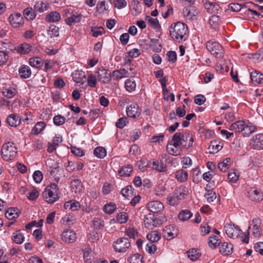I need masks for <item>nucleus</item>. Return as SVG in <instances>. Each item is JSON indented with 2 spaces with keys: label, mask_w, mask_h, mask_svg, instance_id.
<instances>
[{
  "label": "nucleus",
  "mask_w": 263,
  "mask_h": 263,
  "mask_svg": "<svg viewBox=\"0 0 263 263\" xmlns=\"http://www.w3.org/2000/svg\"><path fill=\"white\" fill-rule=\"evenodd\" d=\"M154 215L152 213H149L145 216L144 220V224L145 228L148 229H154Z\"/></svg>",
  "instance_id": "37"
},
{
  "label": "nucleus",
  "mask_w": 263,
  "mask_h": 263,
  "mask_svg": "<svg viewBox=\"0 0 263 263\" xmlns=\"http://www.w3.org/2000/svg\"><path fill=\"white\" fill-rule=\"evenodd\" d=\"M241 127L239 129V133H241L244 137L249 136L252 133L256 130V127L251 123H246L244 121L240 120Z\"/></svg>",
  "instance_id": "11"
},
{
  "label": "nucleus",
  "mask_w": 263,
  "mask_h": 263,
  "mask_svg": "<svg viewBox=\"0 0 263 263\" xmlns=\"http://www.w3.org/2000/svg\"><path fill=\"white\" fill-rule=\"evenodd\" d=\"M188 257L192 261L196 260L200 256L201 254L200 253L198 250L196 249H192L189 250L187 252Z\"/></svg>",
  "instance_id": "47"
},
{
  "label": "nucleus",
  "mask_w": 263,
  "mask_h": 263,
  "mask_svg": "<svg viewBox=\"0 0 263 263\" xmlns=\"http://www.w3.org/2000/svg\"><path fill=\"white\" fill-rule=\"evenodd\" d=\"M58 190V186L55 183H51L48 185L43 192V196L45 200L49 203L55 202L59 198Z\"/></svg>",
  "instance_id": "5"
},
{
  "label": "nucleus",
  "mask_w": 263,
  "mask_h": 263,
  "mask_svg": "<svg viewBox=\"0 0 263 263\" xmlns=\"http://www.w3.org/2000/svg\"><path fill=\"white\" fill-rule=\"evenodd\" d=\"M233 246L228 242H223L220 247V252L223 255H229L233 253Z\"/></svg>",
  "instance_id": "24"
},
{
  "label": "nucleus",
  "mask_w": 263,
  "mask_h": 263,
  "mask_svg": "<svg viewBox=\"0 0 263 263\" xmlns=\"http://www.w3.org/2000/svg\"><path fill=\"white\" fill-rule=\"evenodd\" d=\"M64 207L66 210H70L71 211H77L81 208L80 203L76 200H69L65 203Z\"/></svg>",
  "instance_id": "29"
},
{
  "label": "nucleus",
  "mask_w": 263,
  "mask_h": 263,
  "mask_svg": "<svg viewBox=\"0 0 263 263\" xmlns=\"http://www.w3.org/2000/svg\"><path fill=\"white\" fill-rule=\"evenodd\" d=\"M250 78L253 83L261 84L263 83V73L258 71H254L250 73Z\"/></svg>",
  "instance_id": "32"
},
{
  "label": "nucleus",
  "mask_w": 263,
  "mask_h": 263,
  "mask_svg": "<svg viewBox=\"0 0 263 263\" xmlns=\"http://www.w3.org/2000/svg\"><path fill=\"white\" fill-rule=\"evenodd\" d=\"M175 178L179 182H185L188 179V173L183 169L179 170L175 173Z\"/></svg>",
  "instance_id": "33"
},
{
  "label": "nucleus",
  "mask_w": 263,
  "mask_h": 263,
  "mask_svg": "<svg viewBox=\"0 0 263 263\" xmlns=\"http://www.w3.org/2000/svg\"><path fill=\"white\" fill-rule=\"evenodd\" d=\"M91 31L92 33V36L97 37L104 32V29L102 27H92Z\"/></svg>",
  "instance_id": "60"
},
{
  "label": "nucleus",
  "mask_w": 263,
  "mask_h": 263,
  "mask_svg": "<svg viewBox=\"0 0 263 263\" xmlns=\"http://www.w3.org/2000/svg\"><path fill=\"white\" fill-rule=\"evenodd\" d=\"M116 209V204L111 202L105 204L103 207L104 212L109 214L113 213Z\"/></svg>",
  "instance_id": "58"
},
{
  "label": "nucleus",
  "mask_w": 263,
  "mask_h": 263,
  "mask_svg": "<svg viewBox=\"0 0 263 263\" xmlns=\"http://www.w3.org/2000/svg\"><path fill=\"white\" fill-rule=\"evenodd\" d=\"M19 214V210L17 209L11 208L6 212L5 216L9 220H13L18 217Z\"/></svg>",
  "instance_id": "34"
},
{
  "label": "nucleus",
  "mask_w": 263,
  "mask_h": 263,
  "mask_svg": "<svg viewBox=\"0 0 263 263\" xmlns=\"http://www.w3.org/2000/svg\"><path fill=\"white\" fill-rule=\"evenodd\" d=\"M9 52L6 51H0V66L5 64L9 59Z\"/></svg>",
  "instance_id": "62"
},
{
  "label": "nucleus",
  "mask_w": 263,
  "mask_h": 263,
  "mask_svg": "<svg viewBox=\"0 0 263 263\" xmlns=\"http://www.w3.org/2000/svg\"><path fill=\"white\" fill-rule=\"evenodd\" d=\"M45 127L46 124L44 122H38L35 124L32 129V133L34 135H37L41 133L44 129Z\"/></svg>",
  "instance_id": "44"
},
{
  "label": "nucleus",
  "mask_w": 263,
  "mask_h": 263,
  "mask_svg": "<svg viewBox=\"0 0 263 263\" xmlns=\"http://www.w3.org/2000/svg\"><path fill=\"white\" fill-rule=\"evenodd\" d=\"M231 165V159L227 158L222 162H219L218 164L219 169L223 172H226Z\"/></svg>",
  "instance_id": "41"
},
{
  "label": "nucleus",
  "mask_w": 263,
  "mask_h": 263,
  "mask_svg": "<svg viewBox=\"0 0 263 263\" xmlns=\"http://www.w3.org/2000/svg\"><path fill=\"white\" fill-rule=\"evenodd\" d=\"M222 148V146L220 144V142L216 140H213L211 142L208 149L211 154H215L219 152Z\"/></svg>",
  "instance_id": "36"
},
{
  "label": "nucleus",
  "mask_w": 263,
  "mask_h": 263,
  "mask_svg": "<svg viewBox=\"0 0 263 263\" xmlns=\"http://www.w3.org/2000/svg\"><path fill=\"white\" fill-rule=\"evenodd\" d=\"M153 168L159 172H164L166 170V166L163 162L154 161L153 163Z\"/></svg>",
  "instance_id": "53"
},
{
  "label": "nucleus",
  "mask_w": 263,
  "mask_h": 263,
  "mask_svg": "<svg viewBox=\"0 0 263 263\" xmlns=\"http://www.w3.org/2000/svg\"><path fill=\"white\" fill-rule=\"evenodd\" d=\"M224 229L227 235L230 238H237L242 234L239 227L234 224H226Z\"/></svg>",
  "instance_id": "9"
},
{
  "label": "nucleus",
  "mask_w": 263,
  "mask_h": 263,
  "mask_svg": "<svg viewBox=\"0 0 263 263\" xmlns=\"http://www.w3.org/2000/svg\"><path fill=\"white\" fill-rule=\"evenodd\" d=\"M29 64L32 67L40 68L43 66V62L39 57H32L29 59Z\"/></svg>",
  "instance_id": "43"
},
{
  "label": "nucleus",
  "mask_w": 263,
  "mask_h": 263,
  "mask_svg": "<svg viewBox=\"0 0 263 263\" xmlns=\"http://www.w3.org/2000/svg\"><path fill=\"white\" fill-rule=\"evenodd\" d=\"M173 145L175 148L182 145L184 148H189L192 146L194 142L193 136L190 133H176L172 139Z\"/></svg>",
  "instance_id": "2"
},
{
  "label": "nucleus",
  "mask_w": 263,
  "mask_h": 263,
  "mask_svg": "<svg viewBox=\"0 0 263 263\" xmlns=\"http://www.w3.org/2000/svg\"><path fill=\"white\" fill-rule=\"evenodd\" d=\"M49 8V4L44 0H37L34 5V9L40 13L47 11Z\"/></svg>",
  "instance_id": "21"
},
{
  "label": "nucleus",
  "mask_w": 263,
  "mask_h": 263,
  "mask_svg": "<svg viewBox=\"0 0 263 263\" xmlns=\"http://www.w3.org/2000/svg\"><path fill=\"white\" fill-rule=\"evenodd\" d=\"M133 187L132 186H127L124 189H123L121 191V194L125 198H128L133 194Z\"/></svg>",
  "instance_id": "63"
},
{
  "label": "nucleus",
  "mask_w": 263,
  "mask_h": 263,
  "mask_svg": "<svg viewBox=\"0 0 263 263\" xmlns=\"http://www.w3.org/2000/svg\"><path fill=\"white\" fill-rule=\"evenodd\" d=\"M252 235L255 237H260L261 235V220L259 218H255L252 220Z\"/></svg>",
  "instance_id": "15"
},
{
  "label": "nucleus",
  "mask_w": 263,
  "mask_h": 263,
  "mask_svg": "<svg viewBox=\"0 0 263 263\" xmlns=\"http://www.w3.org/2000/svg\"><path fill=\"white\" fill-rule=\"evenodd\" d=\"M133 166L128 164L122 166L119 171L118 174L121 177H128L133 171Z\"/></svg>",
  "instance_id": "35"
},
{
  "label": "nucleus",
  "mask_w": 263,
  "mask_h": 263,
  "mask_svg": "<svg viewBox=\"0 0 263 263\" xmlns=\"http://www.w3.org/2000/svg\"><path fill=\"white\" fill-rule=\"evenodd\" d=\"M2 92L5 97L8 98H12L17 93V90L13 87H8L4 88Z\"/></svg>",
  "instance_id": "42"
},
{
  "label": "nucleus",
  "mask_w": 263,
  "mask_h": 263,
  "mask_svg": "<svg viewBox=\"0 0 263 263\" xmlns=\"http://www.w3.org/2000/svg\"><path fill=\"white\" fill-rule=\"evenodd\" d=\"M146 238L151 241V242H155L160 239L161 235L158 231H153L151 233L147 234Z\"/></svg>",
  "instance_id": "40"
},
{
  "label": "nucleus",
  "mask_w": 263,
  "mask_h": 263,
  "mask_svg": "<svg viewBox=\"0 0 263 263\" xmlns=\"http://www.w3.org/2000/svg\"><path fill=\"white\" fill-rule=\"evenodd\" d=\"M17 153V148L14 143L8 142L3 144L1 149L2 158L5 161L13 159Z\"/></svg>",
  "instance_id": "4"
},
{
  "label": "nucleus",
  "mask_w": 263,
  "mask_h": 263,
  "mask_svg": "<svg viewBox=\"0 0 263 263\" xmlns=\"http://www.w3.org/2000/svg\"><path fill=\"white\" fill-rule=\"evenodd\" d=\"M220 241L218 237L216 235L210 236L209 238L208 244L212 249H215L220 244Z\"/></svg>",
  "instance_id": "45"
},
{
  "label": "nucleus",
  "mask_w": 263,
  "mask_h": 263,
  "mask_svg": "<svg viewBox=\"0 0 263 263\" xmlns=\"http://www.w3.org/2000/svg\"><path fill=\"white\" fill-rule=\"evenodd\" d=\"M128 215L125 212H120L117 215L116 218L120 223H125L127 221Z\"/></svg>",
  "instance_id": "61"
},
{
  "label": "nucleus",
  "mask_w": 263,
  "mask_h": 263,
  "mask_svg": "<svg viewBox=\"0 0 263 263\" xmlns=\"http://www.w3.org/2000/svg\"><path fill=\"white\" fill-rule=\"evenodd\" d=\"M249 197L252 200L260 201L263 200V193L257 189H252L249 192Z\"/></svg>",
  "instance_id": "22"
},
{
  "label": "nucleus",
  "mask_w": 263,
  "mask_h": 263,
  "mask_svg": "<svg viewBox=\"0 0 263 263\" xmlns=\"http://www.w3.org/2000/svg\"><path fill=\"white\" fill-rule=\"evenodd\" d=\"M141 112V109L136 104H132L126 108V114L128 117L136 118L138 117Z\"/></svg>",
  "instance_id": "16"
},
{
  "label": "nucleus",
  "mask_w": 263,
  "mask_h": 263,
  "mask_svg": "<svg viewBox=\"0 0 263 263\" xmlns=\"http://www.w3.org/2000/svg\"><path fill=\"white\" fill-rule=\"evenodd\" d=\"M64 11L65 14L67 16V18L65 20V22L67 25L70 26L73 23L80 22L82 18V15L80 14L78 12H74L70 14V16H68L67 13L70 12V9H65Z\"/></svg>",
  "instance_id": "14"
},
{
  "label": "nucleus",
  "mask_w": 263,
  "mask_h": 263,
  "mask_svg": "<svg viewBox=\"0 0 263 263\" xmlns=\"http://www.w3.org/2000/svg\"><path fill=\"white\" fill-rule=\"evenodd\" d=\"M32 49V47L29 44L24 43L15 47V50L20 54H28Z\"/></svg>",
  "instance_id": "23"
},
{
  "label": "nucleus",
  "mask_w": 263,
  "mask_h": 263,
  "mask_svg": "<svg viewBox=\"0 0 263 263\" xmlns=\"http://www.w3.org/2000/svg\"><path fill=\"white\" fill-rule=\"evenodd\" d=\"M130 263H144L143 257L140 254H135L130 256L127 259Z\"/></svg>",
  "instance_id": "49"
},
{
  "label": "nucleus",
  "mask_w": 263,
  "mask_h": 263,
  "mask_svg": "<svg viewBox=\"0 0 263 263\" xmlns=\"http://www.w3.org/2000/svg\"><path fill=\"white\" fill-rule=\"evenodd\" d=\"M83 258L85 262L86 263H91L92 255L91 249L89 247H86L83 249Z\"/></svg>",
  "instance_id": "48"
},
{
  "label": "nucleus",
  "mask_w": 263,
  "mask_h": 263,
  "mask_svg": "<svg viewBox=\"0 0 263 263\" xmlns=\"http://www.w3.org/2000/svg\"><path fill=\"white\" fill-rule=\"evenodd\" d=\"M239 177V175L235 170L229 172L228 175L229 181L232 183H236L238 181Z\"/></svg>",
  "instance_id": "57"
},
{
  "label": "nucleus",
  "mask_w": 263,
  "mask_h": 263,
  "mask_svg": "<svg viewBox=\"0 0 263 263\" xmlns=\"http://www.w3.org/2000/svg\"><path fill=\"white\" fill-rule=\"evenodd\" d=\"M18 73L21 78L27 79L31 76V70L28 66L23 65L19 68Z\"/></svg>",
  "instance_id": "30"
},
{
  "label": "nucleus",
  "mask_w": 263,
  "mask_h": 263,
  "mask_svg": "<svg viewBox=\"0 0 263 263\" xmlns=\"http://www.w3.org/2000/svg\"><path fill=\"white\" fill-rule=\"evenodd\" d=\"M208 50L216 58H221L224 54V50L221 45L214 40H210L206 44Z\"/></svg>",
  "instance_id": "6"
},
{
  "label": "nucleus",
  "mask_w": 263,
  "mask_h": 263,
  "mask_svg": "<svg viewBox=\"0 0 263 263\" xmlns=\"http://www.w3.org/2000/svg\"><path fill=\"white\" fill-rule=\"evenodd\" d=\"M127 74L128 71L124 68H123L114 70L112 72L111 76L113 77L114 79L119 80L127 77Z\"/></svg>",
  "instance_id": "39"
},
{
  "label": "nucleus",
  "mask_w": 263,
  "mask_h": 263,
  "mask_svg": "<svg viewBox=\"0 0 263 263\" xmlns=\"http://www.w3.org/2000/svg\"><path fill=\"white\" fill-rule=\"evenodd\" d=\"M61 238L66 242L73 243L77 239L76 233L71 229H67L62 233Z\"/></svg>",
  "instance_id": "13"
},
{
  "label": "nucleus",
  "mask_w": 263,
  "mask_h": 263,
  "mask_svg": "<svg viewBox=\"0 0 263 263\" xmlns=\"http://www.w3.org/2000/svg\"><path fill=\"white\" fill-rule=\"evenodd\" d=\"M99 80L102 83H108L111 78L110 72L105 69H99L98 71Z\"/></svg>",
  "instance_id": "18"
},
{
  "label": "nucleus",
  "mask_w": 263,
  "mask_h": 263,
  "mask_svg": "<svg viewBox=\"0 0 263 263\" xmlns=\"http://www.w3.org/2000/svg\"><path fill=\"white\" fill-rule=\"evenodd\" d=\"M48 34L51 37H57L59 35V28L54 25H51L48 30Z\"/></svg>",
  "instance_id": "56"
},
{
  "label": "nucleus",
  "mask_w": 263,
  "mask_h": 263,
  "mask_svg": "<svg viewBox=\"0 0 263 263\" xmlns=\"http://www.w3.org/2000/svg\"><path fill=\"white\" fill-rule=\"evenodd\" d=\"M70 188L71 191L75 193H80L83 190V185L80 180L74 179L71 181Z\"/></svg>",
  "instance_id": "27"
},
{
  "label": "nucleus",
  "mask_w": 263,
  "mask_h": 263,
  "mask_svg": "<svg viewBox=\"0 0 263 263\" xmlns=\"http://www.w3.org/2000/svg\"><path fill=\"white\" fill-rule=\"evenodd\" d=\"M178 232L177 229L175 227L169 225L166 226L163 230V236L166 239H171L177 236Z\"/></svg>",
  "instance_id": "17"
},
{
  "label": "nucleus",
  "mask_w": 263,
  "mask_h": 263,
  "mask_svg": "<svg viewBox=\"0 0 263 263\" xmlns=\"http://www.w3.org/2000/svg\"><path fill=\"white\" fill-rule=\"evenodd\" d=\"M250 145L254 149H263V134H258L253 136L250 140Z\"/></svg>",
  "instance_id": "10"
},
{
  "label": "nucleus",
  "mask_w": 263,
  "mask_h": 263,
  "mask_svg": "<svg viewBox=\"0 0 263 263\" xmlns=\"http://www.w3.org/2000/svg\"><path fill=\"white\" fill-rule=\"evenodd\" d=\"M93 227L96 229H101L104 227V222L99 217H95L92 221Z\"/></svg>",
  "instance_id": "59"
},
{
  "label": "nucleus",
  "mask_w": 263,
  "mask_h": 263,
  "mask_svg": "<svg viewBox=\"0 0 263 263\" xmlns=\"http://www.w3.org/2000/svg\"><path fill=\"white\" fill-rule=\"evenodd\" d=\"M45 19L48 22H57L60 20L61 15L57 11L51 12L46 15Z\"/></svg>",
  "instance_id": "38"
},
{
  "label": "nucleus",
  "mask_w": 263,
  "mask_h": 263,
  "mask_svg": "<svg viewBox=\"0 0 263 263\" xmlns=\"http://www.w3.org/2000/svg\"><path fill=\"white\" fill-rule=\"evenodd\" d=\"M183 15L189 20H194L198 13V10L194 7L189 6L183 9Z\"/></svg>",
  "instance_id": "19"
},
{
  "label": "nucleus",
  "mask_w": 263,
  "mask_h": 263,
  "mask_svg": "<svg viewBox=\"0 0 263 263\" xmlns=\"http://www.w3.org/2000/svg\"><path fill=\"white\" fill-rule=\"evenodd\" d=\"M93 154L98 158H103L106 155V151L102 147H97L94 149Z\"/></svg>",
  "instance_id": "54"
},
{
  "label": "nucleus",
  "mask_w": 263,
  "mask_h": 263,
  "mask_svg": "<svg viewBox=\"0 0 263 263\" xmlns=\"http://www.w3.org/2000/svg\"><path fill=\"white\" fill-rule=\"evenodd\" d=\"M10 25L14 28H20L23 27L25 23L24 19L21 14L13 13L8 17Z\"/></svg>",
  "instance_id": "8"
},
{
  "label": "nucleus",
  "mask_w": 263,
  "mask_h": 263,
  "mask_svg": "<svg viewBox=\"0 0 263 263\" xmlns=\"http://www.w3.org/2000/svg\"><path fill=\"white\" fill-rule=\"evenodd\" d=\"M145 19L151 27L156 31L159 30L161 28V25L157 18H154L150 16L147 15L145 16Z\"/></svg>",
  "instance_id": "28"
},
{
  "label": "nucleus",
  "mask_w": 263,
  "mask_h": 263,
  "mask_svg": "<svg viewBox=\"0 0 263 263\" xmlns=\"http://www.w3.org/2000/svg\"><path fill=\"white\" fill-rule=\"evenodd\" d=\"M146 206L148 210L153 213H161L164 208L163 204L158 200L149 202Z\"/></svg>",
  "instance_id": "12"
},
{
  "label": "nucleus",
  "mask_w": 263,
  "mask_h": 263,
  "mask_svg": "<svg viewBox=\"0 0 263 263\" xmlns=\"http://www.w3.org/2000/svg\"><path fill=\"white\" fill-rule=\"evenodd\" d=\"M192 216V214L188 210H182L178 214V218L182 221H186Z\"/></svg>",
  "instance_id": "50"
},
{
  "label": "nucleus",
  "mask_w": 263,
  "mask_h": 263,
  "mask_svg": "<svg viewBox=\"0 0 263 263\" xmlns=\"http://www.w3.org/2000/svg\"><path fill=\"white\" fill-rule=\"evenodd\" d=\"M136 86V82L133 79H127L125 82V88L128 92H132L135 90Z\"/></svg>",
  "instance_id": "52"
},
{
  "label": "nucleus",
  "mask_w": 263,
  "mask_h": 263,
  "mask_svg": "<svg viewBox=\"0 0 263 263\" xmlns=\"http://www.w3.org/2000/svg\"><path fill=\"white\" fill-rule=\"evenodd\" d=\"M72 79L77 83L83 84L84 80L85 79V72L82 70H76L73 72Z\"/></svg>",
  "instance_id": "26"
},
{
  "label": "nucleus",
  "mask_w": 263,
  "mask_h": 263,
  "mask_svg": "<svg viewBox=\"0 0 263 263\" xmlns=\"http://www.w3.org/2000/svg\"><path fill=\"white\" fill-rule=\"evenodd\" d=\"M130 243L127 238L122 237L114 242L113 247L115 251L119 253L125 252L130 247Z\"/></svg>",
  "instance_id": "7"
},
{
  "label": "nucleus",
  "mask_w": 263,
  "mask_h": 263,
  "mask_svg": "<svg viewBox=\"0 0 263 263\" xmlns=\"http://www.w3.org/2000/svg\"><path fill=\"white\" fill-rule=\"evenodd\" d=\"M188 28L185 24L178 22L171 25L170 33L171 37L177 42L185 41L187 37Z\"/></svg>",
  "instance_id": "1"
},
{
  "label": "nucleus",
  "mask_w": 263,
  "mask_h": 263,
  "mask_svg": "<svg viewBox=\"0 0 263 263\" xmlns=\"http://www.w3.org/2000/svg\"><path fill=\"white\" fill-rule=\"evenodd\" d=\"M65 118L61 115L55 116L53 118V123L55 125L60 126L62 125L65 121Z\"/></svg>",
  "instance_id": "64"
},
{
  "label": "nucleus",
  "mask_w": 263,
  "mask_h": 263,
  "mask_svg": "<svg viewBox=\"0 0 263 263\" xmlns=\"http://www.w3.org/2000/svg\"><path fill=\"white\" fill-rule=\"evenodd\" d=\"M108 6L105 1L98 2L96 6V10L100 14H104L108 11Z\"/></svg>",
  "instance_id": "46"
},
{
  "label": "nucleus",
  "mask_w": 263,
  "mask_h": 263,
  "mask_svg": "<svg viewBox=\"0 0 263 263\" xmlns=\"http://www.w3.org/2000/svg\"><path fill=\"white\" fill-rule=\"evenodd\" d=\"M23 14L28 21H33L36 16V11L31 7H27L23 10Z\"/></svg>",
  "instance_id": "31"
},
{
  "label": "nucleus",
  "mask_w": 263,
  "mask_h": 263,
  "mask_svg": "<svg viewBox=\"0 0 263 263\" xmlns=\"http://www.w3.org/2000/svg\"><path fill=\"white\" fill-rule=\"evenodd\" d=\"M50 173L54 180L58 182L62 176L63 170L60 169L59 167L57 166L54 167H50Z\"/></svg>",
  "instance_id": "25"
},
{
  "label": "nucleus",
  "mask_w": 263,
  "mask_h": 263,
  "mask_svg": "<svg viewBox=\"0 0 263 263\" xmlns=\"http://www.w3.org/2000/svg\"><path fill=\"white\" fill-rule=\"evenodd\" d=\"M6 122L11 127H17L20 125L21 119L17 115L12 114L7 117Z\"/></svg>",
  "instance_id": "20"
},
{
  "label": "nucleus",
  "mask_w": 263,
  "mask_h": 263,
  "mask_svg": "<svg viewBox=\"0 0 263 263\" xmlns=\"http://www.w3.org/2000/svg\"><path fill=\"white\" fill-rule=\"evenodd\" d=\"M13 240L17 244H21L24 241V237L20 231H17L13 233Z\"/></svg>",
  "instance_id": "51"
},
{
  "label": "nucleus",
  "mask_w": 263,
  "mask_h": 263,
  "mask_svg": "<svg viewBox=\"0 0 263 263\" xmlns=\"http://www.w3.org/2000/svg\"><path fill=\"white\" fill-rule=\"evenodd\" d=\"M87 85L91 88H95L97 84L96 77L93 74L90 73L87 77Z\"/></svg>",
  "instance_id": "55"
},
{
  "label": "nucleus",
  "mask_w": 263,
  "mask_h": 263,
  "mask_svg": "<svg viewBox=\"0 0 263 263\" xmlns=\"http://www.w3.org/2000/svg\"><path fill=\"white\" fill-rule=\"evenodd\" d=\"M188 195V190L184 186H181L176 189L174 193L170 194L167 197L168 203L171 205H175L185 198Z\"/></svg>",
  "instance_id": "3"
}]
</instances>
